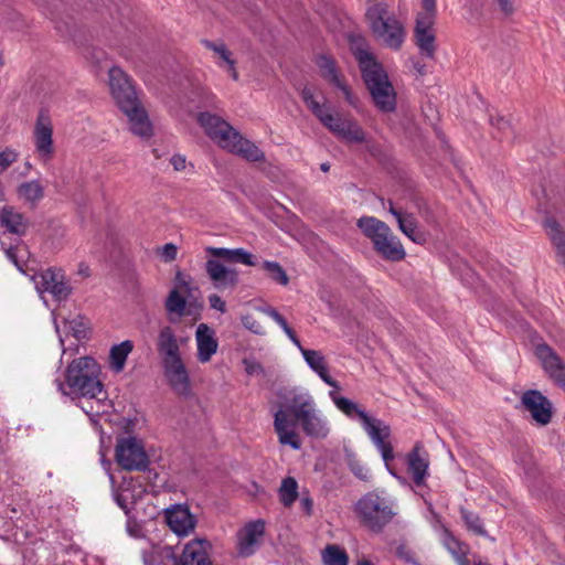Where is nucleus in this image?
Returning a JSON list of instances; mask_svg holds the SVG:
<instances>
[{
	"mask_svg": "<svg viewBox=\"0 0 565 565\" xmlns=\"http://www.w3.org/2000/svg\"><path fill=\"white\" fill-rule=\"evenodd\" d=\"M175 280L180 287L189 289V282L184 280L182 273H177Z\"/></svg>",
	"mask_w": 565,
	"mask_h": 565,
	"instance_id": "nucleus-57",
	"label": "nucleus"
},
{
	"mask_svg": "<svg viewBox=\"0 0 565 565\" xmlns=\"http://www.w3.org/2000/svg\"><path fill=\"white\" fill-rule=\"evenodd\" d=\"M301 354L308 366L329 386L341 390L338 381L332 379L328 372L324 356L317 350L301 349Z\"/></svg>",
	"mask_w": 565,
	"mask_h": 565,
	"instance_id": "nucleus-24",
	"label": "nucleus"
},
{
	"mask_svg": "<svg viewBox=\"0 0 565 565\" xmlns=\"http://www.w3.org/2000/svg\"><path fill=\"white\" fill-rule=\"evenodd\" d=\"M202 44L213 51L217 57H218V66L220 67H225L226 65H228L230 63H233L234 60L232 58V53L231 51L226 47V45L222 42L220 43H214L212 41H209V40H202Z\"/></svg>",
	"mask_w": 565,
	"mask_h": 565,
	"instance_id": "nucleus-39",
	"label": "nucleus"
},
{
	"mask_svg": "<svg viewBox=\"0 0 565 565\" xmlns=\"http://www.w3.org/2000/svg\"><path fill=\"white\" fill-rule=\"evenodd\" d=\"M108 75L111 96L126 116L129 130L137 137L150 138L153 135L152 122L131 79L119 67H111Z\"/></svg>",
	"mask_w": 565,
	"mask_h": 565,
	"instance_id": "nucleus-2",
	"label": "nucleus"
},
{
	"mask_svg": "<svg viewBox=\"0 0 565 565\" xmlns=\"http://www.w3.org/2000/svg\"><path fill=\"white\" fill-rule=\"evenodd\" d=\"M522 407L527 411L532 419L540 426L551 423L554 408L550 399L540 391L529 390L522 394Z\"/></svg>",
	"mask_w": 565,
	"mask_h": 565,
	"instance_id": "nucleus-12",
	"label": "nucleus"
},
{
	"mask_svg": "<svg viewBox=\"0 0 565 565\" xmlns=\"http://www.w3.org/2000/svg\"><path fill=\"white\" fill-rule=\"evenodd\" d=\"M287 337L290 339V341L301 351V349H305L301 343H300V340L298 339V337L296 335L295 331L289 328L287 329L286 331H284Z\"/></svg>",
	"mask_w": 565,
	"mask_h": 565,
	"instance_id": "nucleus-53",
	"label": "nucleus"
},
{
	"mask_svg": "<svg viewBox=\"0 0 565 565\" xmlns=\"http://www.w3.org/2000/svg\"><path fill=\"white\" fill-rule=\"evenodd\" d=\"M0 222L9 232L18 235L23 234L26 230L24 216L10 206H6L1 210Z\"/></svg>",
	"mask_w": 565,
	"mask_h": 565,
	"instance_id": "nucleus-33",
	"label": "nucleus"
},
{
	"mask_svg": "<svg viewBox=\"0 0 565 565\" xmlns=\"http://www.w3.org/2000/svg\"><path fill=\"white\" fill-rule=\"evenodd\" d=\"M243 365L245 367V372L248 375L254 376V375H264L265 374V370H264L263 365L254 359L245 358L243 360Z\"/></svg>",
	"mask_w": 565,
	"mask_h": 565,
	"instance_id": "nucleus-44",
	"label": "nucleus"
},
{
	"mask_svg": "<svg viewBox=\"0 0 565 565\" xmlns=\"http://www.w3.org/2000/svg\"><path fill=\"white\" fill-rule=\"evenodd\" d=\"M366 434L377 450L381 452L382 458L386 465L388 461L394 459L393 447L388 441H386L391 435V428L388 425L381 420L369 431H366Z\"/></svg>",
	"mask_w": 565,
	"mask_h": 565,
	"instance_id": "nucleus-27",
	"label": "nucleus"
},
{
	"mask_svg": "<svg viewBox=\"0 0 565 565\" xmlns=\"http://www.w3.org/2000/svg\"><path fill=\"white\" fill-rule=\"evenodd\" d=\"M186 299L175 288L169 292L164 303L168 313L174 315L178 319L186 315ZM170 321L174 322L175 319L170 317Z\"/></svg>",
	"mask_w": 565,
	"mask_h": 565,
	"instance_id": "nucleus-34",
	"label": "nucleus"
},
{
	"mask_svg": "<svg viewBox=\"0 0 565 565\" xmlns=\"http://www.w3.org/2000/svg\"><path fill=\"white\" fill-rule=\"evenodd\" d=\"M32 279L39 294L47 292L58 302L67 300L72 295L73 288L62 268L49 267L35 273Z\"/></svg>",
	"mask_w": 565,
	"mask_h": 565,
	"instance_id": "nucleus-11",
	"label": "nucleus"
},
{
	"mask_svg": "<svg viewBox=\"0 0 565 565\" xmlns=\"http://www.w3.org/2000/svg\"><path fill=\"white\" fill-rule=\"evenodd\" d=\"M417 71L423 74L424 73V66L418 67Z\"/></svg>",
	"mask_w": 565,
	"mask_h": 565,
	"instance_id": "nucleus-64",
	"label": "nucleus"
},
{
	"mask_svg": "<svg viewBox=\"0 0 565 565\" xmlns=\"http://www.w3.org/2000/svg\"><path fill=\"white\" fill-rule=\"evenodd\" d=\"M17 153L12 150L0 152V174L3 173L13 162L17 161Z\"/></svg>",
	"mask_w": 565,
	"mask_h": 565,
	"instance_id": "nucleus-45",
	"label": "nucleus"
},
{
	"mask_svg": "<svg viewBox=\"0 0 565 565\" xmlns=\"http://www.w3.org/2000/svg\"><path fill=\"white\" fill-rule=\"evenodd\" d=\"M324 565H348L349 556L347 552L338 545H327L321 552Z\"/></svg>",
	"mask_w": 565,
	"mask_h": 565,
	"instance_id": "nucleus-37",
	"label": "nucleus"
},
{
	"mask_svg": "<svg viewBox=\"0 0 565 565\" xmlns=\"http://www.w3.org/2000/svg\"><path fill=\"white\" fill-rule=\"evenodd\" d=\"M284 331H286L287 329H289L290 327L288 326L287 323V320L281 316V318H279L276 322Z\"/></svg>",
	"mask_w": 565,
	"mask_h": 565,
	"instance_id": "nucleus-58",
	"label": "nucleus"
},
{
	"mask_svg": "<svg viewBox=\"0 0 565 565\" xmlns=\"http://www.w3.org/2000/svg\"><path fill=\"white\" fill-rule=\"evenodd\" d=\"M349 469L350 471L360 480L369 481L371 478L370 470L366 468L360 460L351 457L349 459Z\"/></svg>",
	"mask_w": 565,
	"mask_h": 565,
	"instance_id": "nucleus-43",
	"label": "nucleus"
},
{
	"mask_svg": "<svg viewBox=\"0 0 565 565\" xmlns=\"http://www.w3.org/2000/svg\"><path fill=\"white\" fill-rule=\"evenodd\" d=\"M475 565H490L488 563H482L481 561H479L478 563H475Z\"/></svg>",
	"mask_w": 565,
	"mask_h": 565,
	"instance_id": "nucleus-63",
	"label": "nucleus"
},
{
	"mask_svg": "<svg viewBox=\"0 0 565 565\" xmlns=\"http://www.w3.org/2000/svg\"><path fill=\"white\" fill-rule=\"evenodd\" d=\"M356 226L373 244L391 230L386 223L373 216L360 217L356 222Z\"/></svg>",
	"mask_w": 565,
	"mask_h": 565,
	"instance_id": "nucleus-32",
	"label": "nucleus"
},
{
	"mask_svg": "<svg viewBox=\"0 0 565 565\" xmlns=\"http://www.w3.org/2000/svg\"><path fill=\"white\" fill-rule=\"evenodd\" d=\"M355 56L362 78L376 108L382 113L395 111L396 93L382 64L366 50H358Z\"/></svg>",
	"mask_w": 565,
	"mask_h": 565,
	"instance_id": "nucleus-6",
	"label": "nucleus"
},
{
	"mask_svg": "<svg viewBox=\"0 0 565 565\" xmlns=\"http://www.w3.org/2000/svg\"><path fill=\"white\" fill-rule=\"evenodd\" d=\"M320 169H321L323 172H327V171H329V169H330V164H329V163H327V162L321 163Z\"/></svg>",
	"mask_w": 565,
	"mask_h": 565,
	"instance_id": "nucleus-61",
	"label": "nucleus"
},
{
	"mask_svg": "<svg viewBox=\"0 0 565 565\" xmlns=\"http://www.w3.org/2000/svg\"><path fill=\"white\" fill-rule=\"evenodd\" d=\"M250 320H252V318H250V317H245V318H243V323H244V326H245L248 330L253 331L254 333H258V332H259V330H258V324H257L254 320L250 322Z\"/></svg>",
	"mask_w": 565,
	"mask_h": 565,
	"instance_id": "nucleus-54",
	"label": "nucleus"
},
{
	"mask_svg": "<svg viewBox=\"0 0 565 565\" xmlns=\"http://www.w3.org/2000/svg\"><path fill=\"white\" fill-rule=\"evenodd\" d=\"M157 350L161 362L181 358L180 347L173 329L166 326L160 329L157 341Z\"/></svg>",
	"mask_w": 565,
	"mask_h": 565,
	"instance_id": "nucleus-26",
	"label": "nucleus"
},
{
	"mask_svg": "<svg viewBox=\"0 0 565 565\" xmlns=\"http://www.w3.org/2000/svg\"><path fill=\"white\" fill-rule=\"evenodd\" d=\"M365 18L374 39L383 46L399 51L406 39V29L401 20L388 10L385 2L371 4Z\"/></svg>",
	"mask_w": 565,
	"mask_h": 565,
	"instance_id": "nucleus-7",
	"label": "nucleus"
},
{
	"mask_svg": "<svg viewBox=\"0 0 565 565\" xmlns=\"http://www.w3.org/2000/svg\"><path fill=\"white\" fill-rule=\"evenodd\" d=\"M535 354L548 376L565 391V362L561 356L545 343L535 348Z\"/></svg>",
	"mask_w": 565,
	"mask_h": 565,
	"instance_id": "nucleus-14",
	"label": "nucleus"
},
{
	"mask_svg": "<svg viewBox=\"0 0 565 565\" xmlns=\"http://www.w3.org/2000/svg\"><path fill=\"white\" fill-rule=\"evenodd\" d=\"M210 546L206 540L189 542L180 556V565H212L207 553Z\"/></svg>",
	"mask_w": 565,
	"mask_h": 565,
	"instance_id": "nucleus-22",
	"label": "nucleus"
},
{
	"mask_svg": "<svg viewBox=\"0 0 565 565\" xmlns=\"http://www.w3.org/2000/svg\"><path fill=\"white\" fill-rule=\"evenodd\" d=\"M18 194L31 206H35L36 203L43 198L44 190L39 181L32 180L20 184L18 188Z\"/></svg>",
	"mask_w": 565,
	"mask_h": 565,
	"instance_id": "nucleus-35",
	"label": "nucleus"
},
{
	"mask_svg": "<svg viewBox=\"0 0 565 565\" xmlns=\"http://www.w3.org/2000/svg\"><path fill=\"white\" fill-rule=\"evenodd\" d=\"M279 499L284 507L289 508L298 498V482L292 477L282 479L279 487Z\"/></svg>",
	"mask_w": 565,
	"mask_h": 565,
	"instance_id": "nucleus-36",
	"label": "nucleus"
},
{
	"mask_svg": "<svg viewBox=\"0 0 565 565\" xmlns=\"http://www.w3.org/2000/svg\"><path fill=\"white\" fill-rule=\"evenodd\" d=\"M198 120L207 136L221 148L250 162H262L265 160V153L254 142L244 138L218 116L201 113Z\"/></svg>",
	"mask_w": 565,
	"mask_h": 565,
	"instance_id": "nucleus-5",
	"label": "nucleus"
},
{
	"mask_svg": "<svg viewBox=\"0 0 565 565\" xmlns=\"http://www.w3.org/2000/svg\"><path fill=\"white\" fill-rule=\"evenodd\" d=\"M198 360L206 363L216 353L218 343L213 329L205 323H200L195 332Z\"/></svg>",
	"mask_w": 565,
	"mask_h": 565,
	"instance_id": "nucleus-21",
	"label": "nucleus"
},
{
	"mask_svg": "<svg viewBox=\"0 0 565 565\" xmlns=\"http://www.w3.org/2000/svg\"><path fill=\"white\" fill-rule=\"evenodd\" d=\"M170 162L173 166L175 171H182L185 169L186 160H185V157H183L181 154H174L170 159Z\"/></svg>",
	"mask_w": 565,
	"mask_h": 565,
	"instance_id": "nucleus-50",
	"label": "nucleus"
},
{
	"mask_svg": "<svg viewBox=\"0 0 565 565\" xmlns=\"http://www.w3.org/2000/svg\"><path fill=\"white\" fill-rule=\"evenodd\" d=\"M264 312L270 317L275 322H277V320L279 318H281V315L274 308H266L264 309Z\"/></svg>",
	"mask_w": 565,
	"mask_h": 565,
	"instance_id": "nucleus-56",
	"label": "nucleus"
},
{
	"mask_svg": "<svg viewBox=\"0 0 565 565\" xmlns=\"http://www.w3.org/2000/svg\"><path fill=\"white\" fill-rule=\"evenodd\" d=\"M301 98L316 118L337 138L349 143H366L367 150L375 154L376 149L367 140L366 132L359 122L333 111L323 95L317 96L309 87L301 90Z\"/></svg>",
	"mask_w": 565,
	"mask_h": 565,
	"instance_id": "nucleus-3",
	"label": "nucleus"
},
{
	"mask_svg": "<svg viewBox=\"0 0 565 565\" xmlns=\"http://www.w3.org/2000/svg\"><path fill=\"white\" fill-rule=\"evenodd\" d=\"M407 466L414 483L418 487L423 486L428 475L429 461L422 444L417 443L408 452Z\"/></svg>",
	"mask_w": 565,
	"mask_h": 565,
	"instance_id": "nucleus-20",
	"label": "nucleus"
},
{
	"mask_svg": "<svg viewBox=\"0 0 565 565\" xmlns=\"http://www.w3.org/2000/svg\"><path fill=\"white\" fill-rule=\"evenodd\" d=\"M166 519L169 527L179 536L190 534L196 523L189 508L183 505H175L172 509H168Z\"/></svg>",
	"mask_w": 565,
	"mask_h": 565,
	"instance_id": "nucleus-19",
	"label": "nucleus"
},
{
	"mask_svg": "<svg viewBox=\"0 0 565 565\" xmlns=\"http://www.w3.org/2000/svg\"><path fill=\"white\" fill-rule=\"evenodd\" d=\"M543 226L555 247L557 262L565 266V233L554 218H546Z\"/></svg>",
	"mask_w": 565,
	"mask_h": 565,
	"instance_id": "nucleus-30",
	"label": "nucleus"
},
{
	"mask_svg": "<svg viewBox=\"0 0 565 565\" xmlns=\"http://www.w3.org/2000/svg\"><path fill=\"white\" fill-rule=\"evenodd\" d=\"M423 11L416 14L414 42L422 56L435 58L437 44L434 24L437 17L436 0H422Z\"/></svg>",
	"mask_w": 565,
	"mask_h": 565,
	"instance_id": "nucleus-9",
	"label": "nucleus"
},
{
	"mask_svg": "<svg viewBox=\"0 0 565 565\" xmlns=\"http://www.w3.org/2000/svg\"><path fill=\"white\" fill-rule=\"evenodd\" d=\"M134 350V342L125 340L118 344H114L109 351V369L115 373L124 371L128 355Z\"/></svg>",
	"mask_w": 565,
	"mask_h": 565,
	"instance_id": "nucleus-31",
	"label": "nucleus"
},
{
	"mask_svg": "<svg viewBox=\"0 0 565 565\" xmlns=\"http://www.w3.org/2000/svg\"><path fill=\"white\" fill-rule=\"evenodd\" d=\"M224 68L230 73L231 77L234 81L238 79V73L235 68V61L233 63H230L228 65H226Z\"/></svg>",
	"mask_w": 565,
	"mask_h": 565,
	"instance_id": "nucleus-55",
	"label": "nucleus"
},
{
	"mask_svg": "<svg viewBox=\"0 0 565 565\" xmlns=\"http://www.w3.org/2000/svg\"><path fill=\"white\" fill-rule=\"evenodd\" d=\"M205 252L211 256L222 258L226 262L241 263L247 266L255 265L253 255L245 250L244 248L231 249L225 247L207 246L205 248Z\"/></svg>",
	"mask_w": 565,
	"mask_h": 565,
	"instance_id": "nucleus-29",
	"label": "nucleus"
},
{
	"mask_svg": "<svg viewBox=\"0 0 565 565\" xmlns=\"http://www.w3.org/2000/svg\"><path fill=\"white\" fill-rule=\"evenodd\" d=\"M339 391L340 390L335 388L329 391L328 395L330 399L334 406L348 418H359L365 433L369 431L379 422H381V419L369 416V414L355 402L349 399L348 397L340 396L338 394Z\"/></svg>",
	"mask_w": 565,
	"mask_h": 565,
	"instance_id": "nucleus-15",
	"label": "nucleus"
},
{
	"mask_svg": "<svg viewBox=\"0 0 565 565\" xmlns=\"http://www.w3.org/2000/svg\"><path fill=\"white\" fill-rule=\"evenodd\" d=\"M458 565H471L467 556L456 561Z\"/></svg>",
	"mask_w": 565,
	"mask_h": 565,
	"instance_id": "nucleus-60",
	"label": "nucleus"
},
{
	"mask_svg": "<svg viewBox=\"0 0 565 565\" xmlns=\"http://www.w3.org/2000/svg\"><path fill=\"white\" fill-rule=\"evenodd\" d=\"M355 565H372V563L367 559L359 561Z\"/></svg>",
	"mask_w": 565,
	"mask_h": 565,
	"instance_id": "nucleus-62",
	"label": "nucleus"
},
{
	"mask_svg": "<svg viewBox=\"0 0 565 565\" xmlns=\"http://www.w3.org/2000/svg\"><path fill=\"white\" fill-rule=\"evenodd\" d=\"M88 270H89V269H88V267H87L86 265H84V264H81V265H79L78 273H79L81 275L88 276Z\"/></svg>",
	"mask_w": 565,
	"mask_h": 565,
	"instance_id": "nucleus-59",
	"label": "nucleus"
},
{
	"mask_svg": "<svg viewBox=\"0 0 565 565\" xmlns=\"http://www.w3.org/2000/svg\"><path fill=\"white\" fill-rule=\"evenodd\" d=\"M264 269L270 276L273 280L276 282L286 286L289 282V278L285 271V269L277 262L266 260L263 264Z\"/></svg>",
	"mask_w": 565,
	"mask_h": 565,
	"instance_id": "nucleus-41",
	"label": "nucleus"
},
{
	"mask_svg": "<svg viewBox=\"0 0 565 565\" xmlns=\"http://www.w3.org/2000/svg\"><path fill=\"white\" fill-rule=\"evenodd\" d=\"M209 302L213 309L218 310L220 312H225V310H226L225 301L217 295H211L209 297Z\"/></svg>",
	"mask_w": 565,
	"mask_h": 565,
	"instance_id": "nucleus-49",
	"label": "nucleus"
},
{
	"mask_svg": "<svg viewBox=\"0 0 565 565\" xmlns=\"http://www.w3.org/2000/svg\"><path fill=\"white\" fill-rule=\"evenodd\" d=\"M388 212L396 218L399 231L411 241L417 244H422L426 241L424 233L418 230L416 218L413 214L402 213L394 207L392 202H390Z\"/></svg>",
	"mask_w": 565,
	"mask_h": 565,
	"instance_id": "nucleus-25",
	"label": "nucleus"
},
{
	"mask_svg": "<svg viewBox=\"0 0 565 565\" xmlns=\"http://www.w3.org/2000/svg\"><path fill=\"white\" fill-rule=\"evenodd\" d=\"M115 459L127 471H145L149 457L141 439L135 436L119 437L115 447Z\"/></svg>",
	"mask_w": 565,
	"mask_h": 565,
	"instance_id": "nucleus-10",
	"label": "nucleus"
},
{
	"mask_svg": "<svg viewBox=\"0 0 565 565\" xmlns=\"http://www.w3.org/2000/svg\"><path fill=\"white\" fill-rule=\"evenodd\" d=\"M490 125L495 128L498 130V138H508L511 130H512V126H511V121L510 119L505 118L504 116L502 115H491L490 116Z\"/></svg>",
	"mask_w": 565,
	"mask_h": 565,
	"instance_id": "nucleus-42",
	"label": "nucleus"
},
{
	"mask_svg": "<svg viewBox=\"0 0 565 565\" xmlns=\"http://www.w3.org/2000/svg\"><path fill=\"white\" fill-rule=\"evenodd\" d=\"M161 363L163 374L171 388L179 395L188 396L191 392V381L182 356Z\"/></svg>",
	"mask_w": 565,
	"mask_h": 565,
	"instance_id": "nucleus-13",
	"label": "nucleus"
},
{
	"mask_svg": "<svg viewBox=\"0 0 565 565\" xmlns=\"http://www.w3.org/2000/svg\"><path fill=\"white\" fill-rule=\"evenodd\" d=\"M354 512L361 523L374 532H381L396 515L394 500L384 491H370L354 505Z\"/></svg>",
	"mask_w": 565,
	"mask_h": 565,
	"instance_id": "nucleus-8",
	"label": "nucleus"
},
{
	"mask_svg": "<svg viewBox=\"0 0 565 565\" xmlns=\"http://www.w3.org/2000/svg\"><path fill=\"white\" fill-rule=\"evenodd\" d=\"M177 246L172 243L166 244L160 250V255L166 262L174 260L177 258Z\"/></svg>",
	"mask_w": 565,
	"mask_h": 565,
	"instance_id": "nucleus-46",
	"label": "nucleus"
},
{
	"mask_svg": "<svg viewBox=\"0 0 565 565\" xmlns=\"http://www.w3.org/2000/svg\"><path fill=\"white\" fill-rule=\"evenodd\" d=\"M53 127L50 115L45 110H41L36 118L34 128V142L39 156L43 160H47L53 153Z\"/></svg>",
	"mask_w": 565,
	"mask_h": 565,
	"instance_id": "nucleus-16",
	"label": "nucleus"
},
{
	"mask_svg": "<svg viewBox=\"0 0 565 565\" xmlns=\"http://www.w3.org/2000/svg\"><path fill=\"white\" fill-rule=\"evenodd\" d=\"M299 504H300V509H301V511H302L306 515L310 516V515L312 514V511H313V501H312V499H311L309 495H302V497L300 498V502H299Z\"/></svg>",
	"mask_w": 565,
	"mask_h": 565,
	"instance_id": "nucleus-48",
	"label": "nucleus"
},
{
	"mask_svg": "<svg viewBox=\"0 0 565 565\" xmlns=\"http://www.w3.org/2000/svg\"><path fill=\"white\" fill-rule=\"evenodd\" d=\"M502 12L511 14L514 10L512 0H497Z\"/></svg>",
	"mask_w": 565,
	"mask_h": 565,
	"instance_id": "nucleus-52",
	"label": "nucleus"
},
{
	"mask_svg": "<svg viewBox=\"0 0 565 565\" xmlns=\"http://www.w3.org/2000/svg\"><path fill=\"white\" fill-rule=\"evenodd\" d=\"M57 391L71 398H90L98 402L107 393L100 381V366L89 356L73 360L65 370V381L55 380Z\"/></svg>",
	"mask_w": 565,
	"mask_h": 565,
	"instance_id": "nucleus-4",
	"label": "nucleus"
},
{
	"mask_svg": "<svg viewBox=\"0 0 565 565\" xmlns=\"http://www.w3.org/2000/svg\"><path fill=\"white\" fill-rule=\"evenodd\" d=\"M460 514H461V518L465 521L467 527L470 531H472L473 533H476L477 535H480V536L487 535V531L484 530L481 519L479 518L478 514H476L475 512H471L465 508L460 509Z\"/></svg>",
	"mask_w": 565,
	"mask_h": 565,
	"instance_id": "nucleus-40",
	"label": "nucleus"
},
{
	"mask_svg": "<svg viewBox=\"0 0 565 565\" xmlns=\"http://www.w3.org/2000/svg\"><path fill=\"white\" fill-rule=\"evenodd\" d=\"M264 532L265 523L262 520L247 523L237 534L238 554L244 557L254 554Z\"/></svg>",
	"mask_w": 565,
	"mask_h": 565,
	"instance_id": "nucleus-18",
	"label": "nucleus"
},
{
	"mask_svg": "<svg viewBox=\"0 0 565 565\" xmlns=\"http://www.w3.org/2000/svg\"><path fill=\"white\" fill-rule=\"evenodd\" d=\"M280 401L274 413V430L281 445L295 450L301 448V439L296 431L298 425L302 433L313 439H326L331 431V425L322 409L319 408L315 396L305 387L294 386L277 392Z\"/></svg>",
	"mask_w": 565,
	"mask_h": 565,
	"instance_id": "nucleus-1",
	"label": "nucleus"
},
{
	"mask_svg": "<svg viewBox=\"0 0 565 565\" xmlns=\"http://www.w3.org/2000/svg\"><path fill=\"white\" fill-rule=\"evenodd\" d=\"M220 259L214 256L209 258L205 263V271L215 288H234L238 281V273L225 266Z\"/></svg>",
	"mask_w": 565,
	"mask_h": 565,
	"instance_id": "nucleus-17",
	"label": "nucleus"
},
{
	"mask_svg": "<svg viewBox=\"0 0 565 565\" xmlns=\"http://www.w3.org/2000/svg\"><path fill=\"white\" fill-rule=\"evenodd\" d=\"M444 544L456 561L468 555L469 546L460 542L448 531L445 533Z\"/></svg>",
	"mask_w": 565,
	"mask_h": 565,
	"instance_id": "nucleus-38",
	"label": "nucleus"
},
{
	"mask_svg": "<svg viewBox=\"0 0 565 565\" xmlns=\"http://www.w3.org/2000/svg\"><path fill=\"white\" fill-rule=\"evenodd\" d=\"M374 249L384 258L391 262H399L405 258L406 253L401 241L392 233L383 235L374 243Z\"/></svg>",
	"mask_w": 565,
	"mask_h": 565,
	"instance_id": "nucleus-23",
	"label": "nucleus"
},
{
	"mask_svg": "<svg viewBox=\"0 0 565 565\" xmlns=\"http://www.w3.org/2000/svg\"><path fill=\"white\" fill-rule=\"evenodd\" d=\"M82 323L76 320L68 321V328L74 332V335L79 339L84 333V329H82Z\"/></svg>",
	"mask_w": 565,
	"mask_h": 565,
	"instance_id": "nucleus-51",
	"label": "nucleus"
},
{
	"mask_svg": "<svg viewBox=\"0 0 565 565\" xmlns=\"http://www.w3.org/2000/svg\"><path fill=\"white\" fill-rule=\"evenodd\" d=\"M115 501L125 511L126 514L129 513L131 502L128 500V495L125 493V491L116 492Z\"/></svg>",
	"mask_w": 565,
	"mask_h": 565,
	"instance_id": "nucleus-47",
	"label": "nucleus"
},
{
	"mask_svg": "<svg viewBox=\"0 0 565 565\" xmlns=\"http://www.w3.org/2000/svg\"><path fill=\"white\" fill-rule=\"evenodd\" d=\"M316 64L317 66L319 67L320 72H321V75L327 79L329 81L330 83H332L333 85H335L338 88H340L344 96H345V99L351 104L353 105L354 102H353V97H352V94L349 89L348 86H345L339 78V75H338V72H337V67H335V62L334 60H332L331 57L327 56V55H320L317 57L316 60Z\"/></svg>",
	"mask_w": 565,
	"mask_h": 565,
	"instance_id": "nucleus-28",
	"label": "nucleus"
}]
</instances>
